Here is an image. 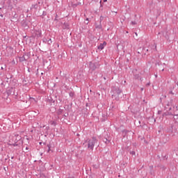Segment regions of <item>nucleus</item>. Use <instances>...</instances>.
Wrapping results in <instances>:
<instances>
[{
    "label": "nucleus",
    "instance_id": "09e8293b",
    "mask_svg": "<svg viewBox=\"0 0 178 178\" xmlns=\"http://www.w3.org/2000/svg\"><path fill=\"white\" fill-rule=\"evenodd\" d=\"M177 88H178V81L177 82Z\"/></svg>",
    "mask_w": 178,
    "mask_h": 178
},
{
    "label": "nucleus",
    "instance_id": "5701e85b",
    "mask_svg": "<svg viewBox=\"0 0 178 178\" xmlns=\"http://www.w3.org/2000/svg\"><path fill=\"white\" fill-rule=\"evenodd\" d=\"M42 33L40 31H38V33L37 34V37H41Z\"/></svg>",
    "mask_w": 178,
    "mask_h": 178
},
{
    "label": "nucleus",
    "instance_id": "f257e3e1",
    "mask_svg": "<svg viewBox=\"0 0 178 178\" xmlns=\"http://www.w3.org/2000/svg\"><path fill=\"white\" fill-rule=\"evenodd\" d=\"M22 140V136L17 134H14L10 137L8 145L12 147H19V144L17 143Z\"/></svg>",
    "mask_w": 178,
    "mask_h": 178
},
{
    "label": "nucleus",
    "instance_id": "0eeeda50",
    "mask_svg": "<svg viewBox=\"0 0 178 178\" xmlns=\"http://www.w3.org/2000/svg\"><path fill=\"white\" fill-rule=\"evenodd\" d=\"M172 118L175 122L178 123V109L177 106L173 107V115Z\"/></svg>",
    "mask_w": 178,
    "mask_h": 178
},
{
    "label": "nucleus",
    "instance_id": "473e14b6",
    "mask_svg": "<svg viewBox=\"0 0 178 178\" xmlns=\"http://www.w3.org/2000/svg\"><path fill=\"white\" fill-rule=\"evenodd\" d=\"M161 113H162V111H158V115H161Z\"/></svg>",
    "mask_w": 178,
    "mask_h": 178
},
{
    "label": "nucleus",
    "instance_id": "a18cd8bd",
    "mask_svg": "<svg viewBox=\"0 0 178 178\" xmlns=\"http://www.w3.org/2000/svg\"><path fill=\"white\" fill-rule=\"evenodd\" d=\"M145 124H143V125H142V124H140V127H143Z\"/></svg>",
    "mask_w": 178,
    "mask_h": 178
},
{
    "label": "nucleus",
    "instance_id": "f03ea898",
    "mask_svg": "<svg viewBox=\"0 0 178 178\" xmlns=\"http://www.w3.org/2000/svg\"><path fill=\"white\" fill-rule=\"evenodd\" d=\"M97 138L92 137V138H88L83 143L84 147H88V149H94V147H95V144H97Z\"/></svg>",
    "mask_w": 178,
    "mask_h": 178
},
{
    "label": "nucleus",
    "instance_id": "9d476101",
    "mask_svg": "<svg viewBox=\"0 0 178 178\" xmlns=\"http://www.w3.org/2000/svg\"><path fill=\"white\" fill-rule=\"evenodd\" d=\"M106 45V42H104L103 43H101L98 47H97V49H100L101 51H102V49H104V48H105Z\"/></svg>",
    "mask_w": 178,
    "mask_h": 178
},
{
    "label": "nucleus",
    "instance_id": "a19ab883",
    "mask_svg": "<svg viewBox=\"0 0 178 178\" xmlns=\"http://www.w3.org/2000/svg\"><path fill=\"white\" fill-rule=\"evenodd\" d=\"M108 0H103V2H107Z\"/></svg>",
    "mask_w": 178,
    "mask_h": 178
},
{
    "label": "nucleus",
    "instance_id": "b1692460",
    "mask_svg": "<svg viewBox=\"0 0 178 178\" xmlns=\"http://www.w3.org/2000/svg\"><path fill=\"white\" fill-rule=\"evenodd\" d=\"M48 40L47 38H44L43 39V42H44L45 44H47Z\"/></svg>",
    "mask_w": 178,
    "mask_h": 178
},
{
    "label": "nucleus",
    "instance_id": "393cba45",
    "mask_svg": "<svg viewBox=\"0 0 178 178\" xmlns=\"http://www.w3.org/2000/svg\"><path fill=\"white\" fill-rule=\"evenodd\" d=\"M131 23L133 25L137 24V22L136 21H132Z\"/></svg>",
    "mask_w": 178,
    "mask_h": 178
},
{
    "label": "nucleus",
    "instance_id": "bf43d9fd",
    "mask_svg": "<svg viewBox=\"0 0 178 178\" xmlns=\"http://www.w3.org/2000/svg\"><path fill=\"white\" fill-rule=\"evenodd\" d=\"M139 123L140 124V123H141V122H140V121H139Z\"/></svg>",
    "mask_w": 178,
    "mask_h": 178
},
{
    "label": "nucleus",
    "instance_id": "ea45409f",
    "mask_svg": "<svg viewBox=\"0 0 178 178\" xmlns=\"http://www.w3.org/2000/svg\"><path fill=\"white\" fill-rule=\"evenodd\" d=\"M39 144H40V145H42V142H40Z\"/></svg>",
    "mask_w": 178,
    "mask_h": 178
},
{
    "label": "nucleus",
    "instance_id": "49530a36",
    "mask_svg": "<svg viewBox=\"0 0 178 178\" xmlns=\"http://www.w3.org/2000/svg\"><path fill=\"white\" fill-rule=\"evenodd\" d=\"M43 145H47V143H43Z\"/></svg>",
    "mask_w": 178,
    "mask_h": 178
},
{
    "label": "nucleus",
    "instance_id": "6e6552de",
    "mask_svg": "<svg viewBox=\"0 0 178 178\" xmlns=\"http://www.w3.org/2000/svg\"><path fill=\"white\" fill-rule=\"evenodd\" d=\"M165 116H172L173 117V111H172V108H170L169 110L162 114L161 119L163 120Z\"/></svg>",
    "mask_w": 178,
    "mask_h": 178
},
{
    "label": "nucleus",
    "instance_id": "72a5a7b5",
    "mask_svg": "<svg viewBox=\"0 0 178 178\" xmlns=\"http://www.w3.org/2000/svg\"><path fill=\"white\" fill-rule=\"evenodd\" d=\"M64 116L65 117V118H67V116H69V114L67 113V115L66 114H64Z\"/></svg>",
    "mask_w": 178,
    "mask_h": 178
},
{
    "label": "nucleus",
    "instance_id": "412c9836",
    "mask_svg": "<svg viewBox=\"0 0 178 178\" xmlns=\"http://www.w3.org/2000/svg\"><path fill=\"white\" fill-rule=\"evenodd\" d=\"M63 26H65V29H69V24L67 23H64Z\"/></svg>",
    "mask_w": 178,
    "mask_h": 178
},
{
    "label": "nucleus",
    "instance_id": "f704fd0d",
    "mask_svg": "<svg viewBox=\"0 0 178 178\" xmlns=\"http://www.w3.org/2000/svg\"><path fill=\"white\" fill-rule=\"evenodd\" d=\"M88 23H89L88 21L85 22V24H88Z\"/></svg>",
    "mask_w": 178,
    "mask_h": 178
},
{
    "label": "nucleus",
    "instance_id": "3c124183",
    "mask_svg": "<svg viewBox=\"0 0 178 178\" xmlns=\"http://www.w3.org/2000/svg\"><path fill=\"white\" fill-rule=\"evenodd\" d=\"M164 158H166V159H168V157H166V156H165Z\"/></svg>",
    "mask_w": 178,
    "mask_h": 178
},
{
    "label": "nucleus",
    "instance_id": "79ce46f5",
    "mask_svg": "<svg viewBox=\"0 0 178 178\" xmlns=\"http://www.w3.org/2000/svg\"><path fill=\"white\" fill-rule=\"evenodd\" d=\"M3 170H5V172H6V168H3Z\"/></svg>",
    "mask_w": 178,
    "mask_h": 178
},
{
    "label": "nucleus",
    "instance_id": "5fc2aeb1",
    "mask_svg": "<svg viewBox=\"0 0 178 178\" xmlns=\"http://www.w3.org/2000/svg\"><path fill=\"white\" fill-rule=\"evenodd\" d=\"M7 156H8V158H10L9 155H8Z\"/></svg>",
    "mask_w": 178,
    "mask_h": 178
},
{
    "label": "nucleus",
    "instance_id": "cd10ccee",
    "mask_svg": "<svg viewBox=\"0 0 178 178\" xmlns=\"http://www.w3.org/2000/svg\"><path fill=\"white\" fill-rule=\"evenodd\" d=\"M54 20H55L56 22H58V15H56V17H55Z\"/></svg>",
    "mask_w": 178,
    "mask_h": 178
},
{
    "label": "nucleus",
    "instance_id": "c85d7f7f",
    "mask_svg": "<svg viewBox=\"0 0 178 178\" xmlns=\"http://www.w3.org/2000/svg\"><path fill=\"white\" fill-rule=\"evenodd\" d=\"M36 74V76L38 75V68L37 70H35V73Z\"/></svg>",
    "mask_w": 178,
    "mask_h": 178
},
{
    "label": "nucleus",
    "instance_id": "13d9d810",
    "mask_svg": "<svg viewBox=\"0 0 178 178\" xmlns=\"http://www.w3.org/2000/svg\"><path fill=\"white\" fill-rule=\"evenodd\" d=\"M104 79L106 80V78L104 77Z\"/></svg>",
    "mask_w": 178,
    "mask_h": 178
},
{
    "label": "nucleus",
    "instance_id": "20e7f679",
    "mask_svg": "<svg viewBox=\"0 0 178 178\" xmlns=\"http://www.w3.org/2000/svg\"><path fill=\"white\" fill-rule=\"evenodd\" d=\"M168 94L169 95H177L178 90L177 88H176V85H172L168 88Z\"/></svg>",
    "mask_w": 178,
    "mask_h": 178
},
{
    "label": "nucleus",
    "instance_id": "6e6d98bb",
    "mask_svg": "<svg viewBox=\"0 0 178 178\" xmlns=\"http://www.w3.org/2000/svg\"><path fill=\"white\" fill-rule=\"evenodd\" d=\"M102 1H100V3H102Z\"/></svg>",
    "mask_w": 178,
    "mask_h": 178
},
{
    "label": "nucleus",
    "instance_id": "1a4fd4ad",
    "mask_svg": "<svg viewBox=\"0 0 178 178\" xmlns=\"http://www.w3.org/2000/svg\"><path fill=\"white\" fill-rule=\"evenodd\" d=\"M44 151H47L48 154H51L54 152V149H52V145L51 143L49 144H47L46 147H44Z\"/></svg>",
    "mask_w": 178,
    "mask_h": 178
},
{
    "label": "nucleus",
    "instance_id": "8fccbe9b",
    "mask_svg": "<svg viewBox=\"0 0 178 178\" xmlns=\"http://www.w3.org/2000/svg\"><path fill=\"white\" fill-rule=\"evenodd\" d=\"M124 132L125 131V133H127V131H123Z\"/></svg>",
    "mask_w": 178,
    "mask_h": 178
},
{
    "label": "nucleus",
    "instance_id": "39448f33",
    "mask_svg": "<svg viewBox=\"0 0 178 178\" xmlns=\"http://www.w3.org/2000/svg\"><path fill=\"white\" fill-rule=\"evenodd\" d=\"M89 67L90 70H92V72H94V70L99 69V63L90 61L89 63Z\"/></svg>",
    "mask_w": 178,
    "mask_h": 178
},
{
    "label": "nucleus",
    "instance_id": "2eb2a0df",
    "mask_svg": "<svg viewBox=\"0 0 178 178\" xmlns=\"http://www.w3.org/2000/svg\"><path fill=\"white\" fill-rule=\"evenodd\" d=\"M62 113H63V109L59 108L58 110V115H62Z\"/></svg>",
    "mask_w": 178,
    "mask_h": 178
},
{
    "label": "nucleus",
    "instance_id": "864d4df0",
    "mask_svg": "<svg viewBox=\"0 0 178 178\" xmlns=\"http://www.w3.org/2000/svg\"><path fill=\"white\" fill-rule=\"evenodd\" d=\"M164 70H164V69H163V70H162V72H163Z\"/></svg>",
    "mask_w": 178,
    "mask_h": 178
},
{
    "label": "nucleus",
    "instance_id": "37998d69",
    "mask_svg": "<svg viewBox=\"0 0 178 178\" xmlns=\"http://www.w3.org/2000/svg\"><path fill=\"white\" fill-rule=\"evenodd\" d=\"M154 48L156 50V44L154 45Z\"/></svg>",
    "mask_w": 178,
    "mask_h": 178
},
{
    "label": "nucleus",
    "instance_id": "bb28decb",
    "mask_svg": "<svg viewBox=\"0 0 178 178\" xmlns=\"http://www.w3.org/2000/svg\"><path fill=\"white\" fill-rule=\"evenodd\" d=\"M42 16H47V13H46V11H43V13H42Z\"/></svg>",
    "mask_w": 178,
    "mask_h": 178
},
{
    "label": "nucleus",
    "instance_id": "c9c22d12",
    "mask_svg": "<svg viewBox=\"0 0 178 178\" xmlns=\"http://www.w3.org/2000/svg\"><path fill=\"white\" fill-rule=\"evenodd\" d=\"M158 2H162L163 0H157Z\"/></svg>",
    "mask_w": 178,
    "mask_h": 178
},
{
    "label": "nucleus",
    "instance_id": "7ed1b4c3",
    "mask_svg": "<svg viewBox=\"0 0 178 178\" xmlns=\"http://www.w3.org/2000/svg\"><path fill=\"white\" fill-rule=\"evenodd\" d=\"M122 89L119 88H115L113 90V95H112V98H114L115 101H119L120 98H122V96H120V94H122Z\"/></svg>",
    "mask_w": 178,
    "mask_h": 178
},
{
    "label": "nucleus",
    "instance_id": "aec40b11",
    "mask_svg": "<svg viewBox=\"0 0 178 178\" xmlns=\"http://www.w3.org/2000/svg\"><path fill=\"white\" fill-rule=\"evenodd\" d=\"M158 168H160L161 169H166V168H165V166H163L161 164H159Z\"/></svg>",
    "mask_w": 178,
    "mask_h": 178
},
{
    "label": "nucleus",
    "instance_id": "423d86ee",
    "mask_svg": "<svg viewBox=\"0 0 178 178\" xmlns=\"http://www.w3.org/2000/svg\"><path fill=\"white\" fill-rule=\"evenodd\" d=\"M28 59H30V53H24L22 56L19 57V62H26Z\"/></svg>",
    "mask_w": 178,
    "mask_h": 178
},
{
    "label": "nucleus",
    "instance_id": "c03bdc74",
    "mask_svg": "<svg viewBox=\"0 0 178 178\" xmlns=\"http://www.w3.org/2000/svg\"><path fill=\"white\" fill-rule=\"evenodd\" d=\"M1 70H3V69H5V68H3V67H1Z\"/></svg>",
    "mask_w": 178,
    "mask_h": 178
},
{
    "label": "nucleus",
    "instance_id": "6ab92c4d",
    "mask_svg": "<svg viewBox=\"0 0 178 178\" xmlns=\"http://www.w3.org/2000/svg\"><path fill=\"white\" fill-rule=\"evenodd\" d=\"M47 44H48L49 45H51V44H52V39H49V40H47Z\"/></svg>",
    "mask_w": 178,
    "mask_h": 178
},
{
    "label": "nucleus",
    "instance_id": "2f4dec72",
    "mask_svg": "<svg viewBox=\"0 0 178 178\" xmlns=\"http://www.w3.org/2000/svg\"><path fill=\"white\" fill-rule=\"evenodd\" d=\"M135 77H136V79H138V77H140V76L138 74H136V75H135Z\"/></svg>",
    "mask_w": 178,
    "mask_h": 178
},
{
    "label": "nucleus",
    "instance_id": "f8f14e48",
    "mask_svg": "<svg viewBox=\"0 0 178 178\" xmlns=\"http://www.w3.org/2000/svg\"><path fill=\"white\" fill-rule=\"evenodd\" d=\"M31 9H38V3L33 4Z\"/></svg>",
    "mask_w": 178,
    "mask_h": 178
},
{
    "label": "nucleus",
    "instance_id": "a878e982",
    "mask_svg": "<svg viewBox=\"0 0 178 178\" xmlns=\"http://www.w3.org/2000/svg\"><path fill=\"white\" fill-rule=\"evenodd\" d=\"M51 124L54 125V126H56V122L55 121H53L51 122Z\"/></svg>",
    "mask_w": 178,
    "mask_h": 178
},
{
    "label": "nucleus",
    "instance_id": "de8ad7c7",
    "mask_svg": "<svg viewBox=\"0 0 178 178\" xmlns=\"http://www.w3.org/2000/svg\"><path fill=\"white\" fill-rule=\"evenodd\" d=\"M26 151H28V149H29V147H26Z\"/></svg>",
    "mask_w": 178,
    "mask_h": 178
},
{
    "label": "nucleus",
    "instance_id": "e433bc0d",
    "mask_svg": "<svg viewBox=\"0 0 178 178\" xmlns=\"http://www.w3.org/2000/svg\"><path fill=\"white\" fill-rule=\"evenodd\" d=\"M11 159H15V156H11Z\"/></svg>",
    "mask_w": 178,
    "mask_h": 178
},
{
    "label": "nucleus",
    "instance_id": "ddd939ff",
    "mask_svg": "<svg viewBox=\"0 0 178 178\" xmlns=\"http://www.w3.org/2000/svg\"><path fill=\"white\" fill-rule=\"evenodd\" d=\"M48 101L50 104H55V100L52 99V97H49Z\"/></svg>",
    "mask_w": 178,
    "mask_h": 178
},
{
    "label": "nucleus",
    "instance_id": "a211bd4d",
    "mask_svg": "<svg viewBox=\"0 0 178 178\" xmlns=\"http://www.w3.org/2000/svg\"><path fill=\"white\" fill-rule=\"evenodd\" d=\"M102 20H104V16L101 15L99 17V23H102Z\"/></svg>",
    "mask_w": 178,
    "mask_h": 178
},
{
    "label": "nucleus",
    "instance_id": "f3484780",
    "mask_svg": "<svg viewBox=\"0 0 178 178\" xmlns=\"http://www.w3.org/2000/svg\"><path fill=\"white\" fill-rule=\"evenodd\" d=\"M96 29H102V24L101 23H99V25L96 26Z\"/></svg>",
    "mask_w": 178,
    "mask_h": 178
},
{
    "label": "nucleus",
    "instance_id": "dca6fc26",
    "mask_svg": "<svg viewBox=\"0 0 178 178\" xmlns=\"http://www.w3.org/2000/svg\"><path fill=\"white\" fill-rule=\"evenodd\" d=\"M69 95L71 98H73L74 97V92H70Z\"/></svg>",
    "mask_w": 178,
    "mask_h": 178
},
{
    "label": "nucleus",
    "instance_id": "603ef678",
    "mask_svg": "<svg viewBox=\"0 0 178 178\" xmlns=\"http://www.w3.org/2000/svg\"><path fill=\"white\" fill-rule=\"evenodd\" d=\"M155 77H158V75H155Z\"/></svg>",
    "mask_w": 178,
    "mask_h": 178
},
{
    "label": "nucleus",
    "instance_id": "7c9ffc66",
    "mask_svg": "<svg viewBox=\"0 0 178 178\" xmlns=\"http://www.w3.org/2000/svg\"><path fill=\"white\" fill-rule=\"evenodd\" d=\"M28 72H29V73L31 72V68L29 67L28 68Z\"/></svg>",
    "mask_w": 178,
    "mask_h": 178
},
{
    "label": "nucleus",
    "instance_id": "4c0bfd02",
    "mask_svg": "<svg viewBox=\"0 0 178 178\" xmlns=\"http://www.w3.org/2000/svg\"><path fill=\"white\" fill-rule=\"evenodd\" d=\"M0 16H1V17H3V14H1Z\"/></svg>",
    "mask_w": 178,
    "mask_h": 178
},
{
    "label": "nucleus",
    "instance_id": "58836bf2",
    "mask_svg": "<svg viewBox=\"0 0 178 178\" xmlns=\"http://www.w3.org/2000/svg\"><path fill=\"white\" fill-rule=\"evenodd\" d=\"M88 21H89V19L86 18V22H88Z\"/></svg>",
    "mask_w": 178,
    "mask_h": 178
},
{
    "label": "nucleus",
    "instance_id": "4d7b16f0",
    "mask_svg": "<svg viewBox=\"0 0 178 178\" xmlns=\"http://www.w3.org/2000/svg\"><path fill=\"white\" fill-rule=\"evenodd\" d=\"M143 90H144L143 88L141 89L142 91H143Z\"/></svg>",
    "mask_w": 178,
    "mask_h": 178
},
{
    "label": "nucleus",
    "instance_id": "9b49d317",
    "mask_svg": "<svg viewBox=\"0 0 178 178\" xmlns=\"http://www.w3.org/2000/svg\"><path fill=\"white\" fill-rule=\"evenodd\" d=\"M103 141H104V143H105V144H109V143H111V140H108V139L106 138H103Z\"/></svg>",
    "mask_w": 178,
    "mask_h": 178
},
{
    "label": "nucleus",
    "instance_id": "4468645a",
    "mask_svg": "<svg viewBox=\"0 0 178 178\" xmlns=\"http://www.w3.org/2000/svg\"><path fill=\"white\" fill-rule=\"evenodd\" d=\"M31 70L32 73L34 74H35L36 67L33 66L31 68Z\"/></svg>",
    "mask_w": 178,
    "mask_h": 178
},
{
    "label": "nucleus",
    "instance_id": "c756f323",
    "mask_svg": "<svg viewBox=\"0 0 178 178\" xmlns=\"http://www.w3.org/2000/svg\"><path fill=\"white\" fill-rule=\"evenodd\" d=\"M131 154L132 155H136V152L132 151V152H131Z\"/></svg>",
    "mask_w": 178,
    "mask_h": 178
},
{
    "label": "nucleus",
    "instance_id": "4be33fe9",
    "mask_svg": "<svg viewBox=\"0 0 178 178\" xmlns=\"http://www.w3.org/2000/svg\"><path fill=\"white\" fill-rule=\"evenodd\" d=\"M22 83L23 84H24L25 86H27V81L26 79H23L22 80Z\"/></svg>",
    "mask_w": 178,
    "mask_h": 178
},
{
    "label": "nucleus",
    "instance_id": "052dcab7",
    "mask_svg": "<svg viewBox=\"0 0 178 178\" xmlns=\"http://www.w3.org/2000/svg\"><path fill=\"white\" fill-rule=\"evenodd\" d=\"M1 142L0 141V145H1Z\"/></svg>",
    "mask_w": 178,
    "mask_h": 178
}]
</instances>
